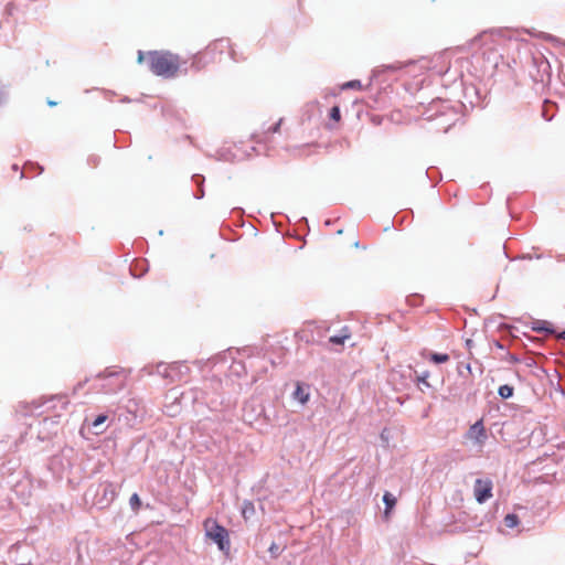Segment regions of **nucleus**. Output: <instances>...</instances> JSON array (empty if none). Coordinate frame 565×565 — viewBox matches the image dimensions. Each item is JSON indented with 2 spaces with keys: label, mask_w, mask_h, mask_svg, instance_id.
Returning a JSON list of instances; mask_svg holds the SVG:
<instances>
[{
  "label": "nucleus",
  "mask_w": 565,
  "mask_h": 565,
  "mask_svg": "<svg viewBox=\"0 0 565 565\" xmlns=\"http://www.w3.org/2000/svg\"><path fill=\"white\" fill-rule=\"evenodd\" d=\"M147 58L150 71L167 78L174 77L182 64L180 57L170 52L152 51L148 53Z\"/></svg>",
  "instance_id": "f257e3e1"
},
{
  "label": "nucleus",
  "mask_w": 565,
  "mask_h": 565,
  "mask_svg": "<svg viewBox=\"0 0 565 565\" xmlns=\"http://www.w3.org/2000/svg\"><path fill=\"white\" fill-rule=\"evenodd\" d=\"M480 44V57L482 66L486 68H495L502 61L501 43L492 35H481L473 41V44Z\"/></svg>",
  "instance_id": "f03ea898"
},
{
  "label": "nucleus",
  "mask_w": 565,
  "mask_h": 565,
  "mask_svg": "<svg viewBox=\"0 0 565 565\" xmlns=\"http://www.w3.org/2000/svg\"><path fill=\"white\" fill-rule=\"evenodd\" d=\"M205 535L211 541L215 542L218 548L223 552L230 550V539L227 530L220 525L215 519L209 518L203 523Z\"/></svg>",
  "instance_id": "7ed1b4c3"
},
{
  "label": "nucleus",
  "mask_w": 565,
  "mask_h": 565,
  "mask_svg": "<svg viewBox=\"0 0 565 565\" xmlns=\"http://www.w3.org/2000/svg\"><path fill=\"white\" fill-rule=\"evenodd\" d=\"M492 481L489 479H477L473 486L475 498L483 503L492 497Z\"/></svg>",
  "instance_id": "20e7f679"
},
{
  "label": "nucleus",
  "mask_w": 565,
  "mask_h": 565,
  "mask_svg": "<svg viewBox=\"0 0 565 565\" xmlns=\"http://www.w3.org/2000/svg\"><path fill=\"white\" fill-rule=\"evenodd\" d=\"M468 438L482 445L487 439L484 426L481 420L476 422L468 431Z\"/></svg>",
  "instance_id": "39448f33"
},
{
  "label": "nucleus",
  "mask_w": 565,
  "mask_h": 565,
  "mask_svg": "<svg viewBox=\"0 0 565 565\" xmlns=\"http://www.w3.org/2000/svg\"><path fill=\"white\" fill-rule=\"evenodd\" d=\"M231 49L227 40H217L211 43L202 53L203 56L213 57L215 53H224Z\"/></svg>",
  "instance_id": "423d86ee"
},
{
  "label": "nucleus",
  "mask_w": 565,
  "mask_h": 565,
  "mask_svg": "<svg viewBox=\"0 0 565 565\" xmlns=\"http://www.w3.org/2000/svg\"><path fill=\"white\" fill-rule=\"evenodd\" d=\"M350 338H351V332L347 327H344L341 330L340 334L330 337L329 342L334 345H342L345 342V340H348Z\"/></svg>",
  "instance_id": "0eeeda50"
},
{
  "label": "nucleus",
  "mask_w": 565,
  "mask_h": 565,
  "mask_svg": "<svg viewBox=\"0 0 565 565\" xmlns=\"http://www.w3.org/2000/svg\"><path fill=\"white\" fill-rule=\"evenodd\" d=\"M383 501L385 503L384 515H385V518H388L391 511L394 509V507L396 504V498L391 492L386 491L383 495Z\"/></svg>",
  "instance_id": "6e6552de"
},
{
  "label": "nucleus",
  "mask_w": 565,
  "mask_h": 565,
  "mask_svg": "<svg viewBox=\"0 0 565 565\" xmlns=\"http://www.w3.org/2000/svg\"><path fill=\"white\" fill-rule=\"evenodd\" d=\"M294 397L298 399L301 404H306L309 401V393L300 383H297L296 390L294 392Z\"/></svg>",
  "instance_id": "1a4fd4ad"
},
{
  "label": "nucleus",
  "mask_w": 565,
  "mask_h": 565,
  "mask_svg": "<svg viewBox=\"0 0 565 565\" xmlns=\"http://www.w3.org/2000/svg\"><path fill=\"white\" fill-rule=\"evenodd\" d=\"M107 415H98L95 420L92 423L93 428H95V434H103L105 429H99L100 426L107 420Z\"/></svg>",
  "instance_id": "9d476101"
},
{
  "label": "nucleus",
  "mask_w": 565,
  "mask_h": 565,
  "mask_svg": "<svg viewBox=\"0 0 565 565\" xmlns=\"http://www.w3.org/2000/svg\"><path fill=\"white\" fill-rule=\"evenodd\" d=\"M498 393L502 398H510L513 395V387L510 385H501Z\"/></svg>",
  "instance_id": "9b49d317"
},
{
  "label": "nucleus",
  "mask_w": 565,
  "mask_h": 565,
  "mask_svg": "<svg viewBox=\"0 0 565 565\" xmlns=\"http://www.w3.org/2000/svg\"><path fill=\"white\" fill-rule=\"evenodd\" d=\"M430 360L435 363H446L449 361V355L446 353H431Z\"/></svg>",
  "instance_id": "f8f14e48"
},
{
  "label": "nucleus",
  "mask_w": 565,
  "mask_h": 565,
  "mask_svg": "<svg viewBox=\"0 0 565 565\" xmlns=\"http://www.w3.org/2000/svg\"><path fill=\"white\" fill-rule=\"evenodd\" d=\"M504 524L508 526V527H514L519 524V518L516 514H508L505 518H504Z\"/></svg>",
  "instance_id": "ddd939ff"
},
{
  "label": "nucleus",
  "mask_w": 565,
  "mask_h": 565,
  "mask_svg": "<svg viewBox=\"0 0 565 565\" xmlns=\"http://www.w3.org/2000/svg\"><path fill=\"white\" fill-rule=\"evenodd\" d=\"M361 88H362L361 82L358 79L347 82L341 86V89H359L360 90Z\"/></svg>",
  "instance_id": "4468645a"
},
{
  "label": "nucleus",
  "mask_w": 565,
  "mask_h": 565,
  "mask_svg": "<svg viewBox=\"0 0 565 565\" xmlns=\"http://www.w3.org/2000/svg\"><path fill=\"white\" fill-rule=\"evenodd\" d=\"M329 117L331 120H333L335 124H338L341 120V113L339 106H333L330 109Z\"/></svg>",
  "instance_id": "2eb2a0df"
},
{
  "label": "nucleus",
  "mask_w": 565,
  "mask_h": 565,
  "mask_svg": "<svg viewBox=\"0 0 565 565\" xmlns=\"http://www.w3.org/2000/svg\"><path fill=\"white\" fill-rule=\"evenodd\" d=\"M129 503H130L132 510L138 511L141 505V500L137 493H134L130 497Z\"/></svg>",
  "instance_id": "dca6fc26"
},
{
  "label": "nucleus",
  "mask_w": 565,
  "mask_h": 565,
  "mask_svg": "<svg viewBox=\"0 0 565 565\" xmlns=\"http://www.w3.org/2000/svg\"><path fill=\"white\" fill-rule=\"evenodd\" d=\"M281 122H282V119L280 118L274 126H271V127H269L267 129V132L268 134H276V132H278L279 129H280Z\"/></svg>",
  "instance_id": "f3484780"
},
{
  "label": "nucleus",
  "mask_w": 565,
  "mask_h": 565,
  "mask_svg": "<svg viewBox=\"0 0 565 565\" xmlns=\"http://www.w3.org/2000/svg\"><path fill=\"white\" fill-rule=\"evenodd\" d=\"M428 375H429V374H428V372H425V373H423L422 375H419V376L417 377V379H418V382H419V383H423V384H424L425 386H427V387H428V386H430V385H429V383H428V381H427Z\"/></svg>",
  "instance_id": "a211bd4d"
},
{
  "label": "nucleus",
  "mask_w": 565,
  "mask_h": 565,
  "mask_svg": "<svg viewBox=\"0 0 565 565\" xmlns=\"http://www.w3.org/2000/svg\"><path fill=\"white\" fill-rule=\"evenodd\" d=\"M402 67H404V65H403V64H401V63H397V64H394V65H390V66H387V68H391V70H393V71L399 70V68H402Z\"/></svg>",
  "instance_id": "6ab92c4d"
},
{
  "label": "nucleus",
  "mask_w": 565,
  "mask_h": 565,
  "mask_svg": "<svg viewBox=\"0 0 565 565\" xmlns=\"http://www.w3.org/2000/svg\"><path fill=\"white\" fill-rule=\"evenodd\" d=\"M143 53L141 51L138 52V62L141 63L143 61Z\"/></svg>",
  "instance_id": "aec40b11"
},
{
  "label": "nucleus",
  "mask_w": 565,
  "mask_h": 565,
  "mask_svg": "<svg viewBox=\"0 0 565 565\" xmlns=\"http://www.w3.org/2000/svg\"><path fill=\"white\" fill-rule=\"evenodd\" d=\"M47 105H49L50 107H53V106H56V105H57V103H56V102H54V100H47Z\"/></svg>",
  "instance_id": "412c9836"
},
{
  "label": "nucleus",
  "mask_w": 565,
  "mask_h": 565,
  "mask_svg": "<svg viewBox=\"0 0 565 565\" xmlns=\"http://www.w3.org/2000/svg\"><path fill=\"white\" fill-rule=\"evenodd\" d=\"M543 329H544L545 331H547V332H551V333H553V332H554V330H552V329H550V328H546V327H545V328H543Z\"/></svg>",
  "instance_id": "4be33fe9"
},
{
  "label": "nucleus",
  "mask_w": 565,
  "mask_h": 565,
  "mask_svg": "<svg viewBox=\"0 0 565 565\" xmlns=\"http://www.w3.org/2000/svg\"><path fill=\"white\" fill-rule=\"evenodd\" d=\"M559 338L565 340V330L559 334Z\"/></svg>",
  "instance_id": "5701e85b"
},
{
  "label": "nucleus",
  "mask_w": 565,
  "mask_h": 565,
  "mask_svg": "<svg viewBox=\"0 0 565 565\" xmlns=\"http://www.w3.org/2000/svg\"><path fill=\"white\" fill-rule=\"evenodd\" d=\"M246 513H249V510L244 509V511H243L244 518H246Z\"/></svg>",
  "instance_id": "b1692460"
},
{
  "label": "nucleus",
  "mask_w": 565,
  "mask_h": 565,
  "mask_svg": "<svg viewBox=\"0 0 565 565\" xmlns=\"http://www.w3.org/2000/svg\"><path fill=\"white\" fill-rule=\"evenodd\" d=\"M246 513H249V510L244 509V511H243L244 518H246Z\"/></svg>",
  "instance_id": "393cba45"
},
{
  "label": "nucleus",
  "mask_w": 565,
  "mask_h": 565,
  "mask_svg": "<svg viewBox=\"0 0 565 565\" xmlns=\"http://www.w3.org/2000/svg\"><path fill=\"white\" fill-rule=\"evenodd\" d=\"M249 508L252 511H254V505L252 503H249Z\"/></svg>",
  "instance_id": "a878e982"
}]
</instances>
